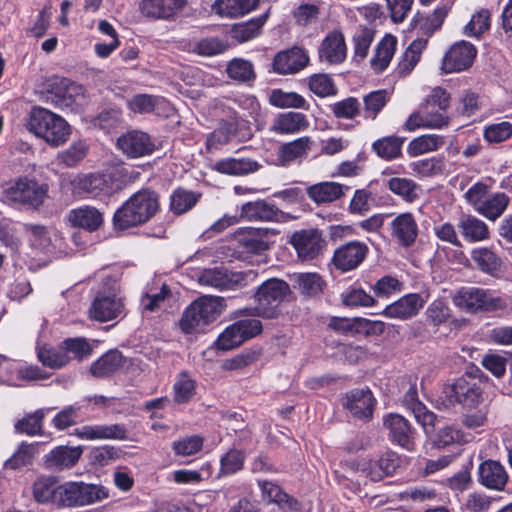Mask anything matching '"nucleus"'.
Here are the masks:
<instances>
[{
  "label": "nucleus",
  "mask_w": 512,
  "mask_h": 512,
  "mask_svg": "<svg viewBox=\"0 0 512 512\" xmlns=\"http://www.w3.org/2000/svg\"><path fill=\"white\" fill-rule=\"evenodd\" d=\"M489 377L475 364L470 363L464 372L443 383L436 400L439 410H450L457 406L465 410L477 409L484 402V388Z\"/></svg>",
  "instance_id": "f257e3e1"
},
{
  "label": "nucleus",
  "mask_w": 512,
  "mask_h": 512,
  "mask_svg": "<svg viewBox=\"0 0 512 512\" xmlns=\"http://www.w3.org/2000/svg\"><path fill=\"white\" fill-rule=\"evenodd\" d=\"M159 210V194L149 187L142 188L115 211L112 224L117 231L138 227L150 221Z\"/></svg>",
  "instance_id": "f03ea898"
},
{
  "label": "nucleus",
  "mask_w": 512,
  "mask_h": 512,
  "mask_svg": "<svg viewBox=\"0 0 512 512\" xmlns=\"http://www.w3.org/2000/svg\"><path fill=\"white\" fill-rule=\"evenodd\" d=\"M290 294L291 288L286 281L270 278L259 285L254 293L256 305L239 309L235 313L238 316L276 319L281 314V303Z\"/></svg>",
  "instance_id": "7ed1b4c3"
},
{
  "label": "nucleus",
  "mask_w": 512,
  "mask_h": 512,
  "mask_svg": "<svg viewBox=\"0 0 512 512\" xmlns=\"http://www.w3.org/2000/svg\"><path fill=\"white\" fill-rule=\"evenodd\" d=\"M226 307L225 299L204 295L194 300L183 312L179 327L185 334L200 333L214 322Z\"/></svg>",
  "instance_id": "20e7f679"
},
{
  "label": "nucleus",
  "mask_w": 512,
  "mask_h": 512,
  "mask_svg": "<svg viewBox=\"0 0 512 512\" xmlns=\"http://www.w3.org/2000/svg\"><path fill=\"white\" fill-rule=\"evenodd\" d=\"M27 129L53 147L63 145L71 133L64 118L40 106L31 109Z\"/></svg>",
  "instance_id": "39448f33"
},
{
  "label": "nucleus",
  "mask_w": 512,
  "mask_h": 512,
  "mask_svg": "<svg viewBox=\"0 0 512 512\" xmlns=\"http://www.w3.org/2000/svg\"><path fill=\"white\" fill-rule=\"evenodd\" d=\"M108 496V489L102 485L69 481L58 485L56 505L58 507L85 506L102 501Z\"/></svg>",
  "instance_id": "423d86ee"
},
{
  "label": "nucleus",
  "mask_w": 512,
  "mask_h": 512,
  "mask_svg": "<svg viewBox=\"0 0 512 512\" xmlns=\"http://www.w3.org/2000/svg\"><path fill=\"white\" fill-rule=\"evenodd\" d=\"M51 102L61 110L78 112L86 102L85 88L65 77L54 76L47 82Z\"/></svg>",
  "instance_id": "0eeeda50"
},
{
  "label": "nucleus",
  "mask_w": 512,
  "mask_h": 512,
  "mask_svg": "<svg viewBox=\"0 0 512 512\" xmlns=\"http://www.w3.org/2000/svg\"><path fill=\"white\" fill-rule=\"evenodd\" d=\"M263 330L260 320L255 318L238 320L228 326L215 341L218 350H232L246 340L259 335Z\"/></svg>",
  "instance_id": "6e6552de"
},
{
  "label": "nucleus",
  "mask_w": 512,
  "mask_h": 512,
  "mask_svg": "<svg viewBox=\"0 0 512 512\" xmlns=\"http://www.w3.org/2000/svg\"><path fill=\"white\" fill-rule=\"evenodd\" d=\"M47 192V185L39 184L37 181L28 178H20L6 188L5 195L11 202L38 209L43 204Z\"/></svg>",
  "instance_id": "1a4fd4ad"
},
{
  "label": "nucleus",
  "mask_w": 512,
  "mask_h": 512,
  "mask_svg": "<svg viewBox=\"0 0 512 512\" xmlns=\"http://www.w3.org/2000/svg\"><path fill=\"white\" fill-rule=\"evenodd\" d=\"M288 243L303 261L317 258L326 247V240L318 228L296 230L290 235Z\"/></svg>",
  "instance_id": "9d476101"
},
{
  "label": "nucleus",
  "mask_w": 512,
  "mask_h": 512,
  "mask_svg": "<svg viewBox=\"0 0 512 512\" xmlns=\"http://www.w3.org/2000/svg\"><path fill=\"white\" fill-rule=\"evenodd\" d=\"M250 276H255L252 270L233 272L225 268L216 267L203 270L199 276V283L220 290L234 289L246 285L247 278Z\"/></svg>",
  "instance_id": "9b49d317"
},
{
  "label": "nucleus",
  "mask_w": 512,
  "mask_h": 512,
  "mask_svg": "<svg viewBox=\"0 0 512 512\" xmlns=\"http://www.w3.org/2000/svg\"><path fill=\"white\" fill-rule=\"evenodd\" d=\"M251 136L252 133L246 123L234 117L219 123L218 128L208 136L206 146L208 149L218 148L234 139L244 141L250 139Z\"/></svg>",
  "instance_id": "f8f14e48"
},
{
  "label": "nucleus",
  "mask_w": 512,
  "mask_h": 512,
  "mask_svg": "<svg viewBox=\"0 0 512 512\" xmlns=\"http://www.w3.org/2000/svg\"><path fill=\"white\" fill-rule=\"evenodd\" d=\"M476 54L473 44L467 41L456 42L445 53L441 70L445 74L465 71L473 65Z\"/></svg>",
  "instance_id": "ddd939ff"
},
{
  "label": "nucleus",
  "mask_w": 512,
  "mask_h": 512,
  "mask_svg": "<svg viewBox=\"0 0 512 512\" xmlns=\"http://www.w3.org/2000/svg\"><path fill=\"white\" fill-rule=\"evenodd\" d=\"M368 246L360 241H349L339 246L333 253L332 263L336 269L348 272L356 269L366 258Z\"/></svg>",
  "instance_id": "4468645a"
},
{
  "label": "nucleus",
  "mask_w": 512,
  "mask_h": 512,
  "mask_svg": "<svg viewBox=\"0 0 512 512\" xmlns=\"http://www.w3.org/2000/svg\"><path fill=\"white\" fill-rule=\"evenodd\" d=\"M73 185L76 190L89 194L111 193L120 188L117 175L113 172L78 176L74 179Z\"/></svg>",
  "instance_id": "2eb2a0df"
},
{
  "label": "nucleus",
  "mask_w": 512,
  "mask_h": 512,
  "mask_svg": "<svg viewBox=\"0 0 512 512\" xmlns=\"http://www.w3.org/2000/svg\"><path fill=\"white\" fill-rule=\"evenodd\" d=\"M117 147L129 158L150 155L155 150L151 137L139 130H131L117 139Z\"/></svg>",
  "instance_id": "dca6fc26"
},
{
  "label": "nucleus",
  "mask_w": 512,
  "mask_h": 512,
  "mask_svg": "<svg viewBox=\"0 0 512 512\" xmlns=\"http://www.w3.org/2000/svg\"><path fill=\"white\" fill-rule=\"evenodd\" d=\"M123 310L124 304L121 299L99 292L90 306L89 316L98 322H107L116 319Z\"/></svg>",
  "instance_id": "f3484780"
},
{
  "label": "nucleus",
  "mask_w": 512,
  "mask_h": 512,
  "mask_svg": "<svg viewBox=\"0 0 512 512\" xmlns=\"http://www.w3.org/2000/svg\"><path fill=\"white\" fill-rule=\"evenodd\" d=\"M309 57L306 52L297 46L281 51L273 59V69L281 75L294 74L307 66Z\"/></svg>",
  "instance_id": "a211bd4d"
},
{
  "label": "nucleus",
  "mask_w": 512,
  "mask_h": 512,
  "mask_svg": "<svg viewBox=\"0 0 512 512\" xmlns=\"http://www.w3.org/2000/svg\"><path fill=\"white\" fill-rule=\"evenodd\" d=\"M128 431L124 424L84 425L74 430V435L84 440H126Z\"/></svg>",
  "instance_id": "6ab92c4d"
},
{
  "label": "nucleus",
  "mask_w": 512,
  "mask_h": 512,
  "mask_svg": "<svg viewBox=\"0 0 512 512\" xmlns=\"http://www.w3.org/2000/svg\"><path fill=\"white\" fill-rule=\"evenodd\" d=\"M187 0H142L141 13L148 18L171 20L183 11Z\"/></svg>",
  "instance_id": "aec40b11"
},
{
  "label": "nucleus",
  "mask_w": 512,
  "mask_h": 512,
  "mask_svg": "<svg viewBox=\"0 0 512 512\" xmlns=\"http://www.w3.org/2000/svg\"><path fill=\"white\" fill-rule=\"evenodd\" d=\"M391 236L397 240V243L404 248L414 245L418 234V224L410 212L401 213L396 216L391 224Z\"/></svg>",
  "instance_id": "412c9836"
},
{
  "label": "nucleus",
  "mask_w": 512,
  "mask_h": 512,
  "mask_svg": "<svg viewBox=\"0 0 512 512\" xmlns=\"http://www.w3.org/2000/svg\"><path fill=\"white\" fill-rule=\"evenodd\" d=\"M376 403L372 392L367 389H353L346 394L343 406L359 419H370Z\"/></svg>",
  "instance_id": "4be33fe9"
},
{
  "label": "nucleus",
  "mask_w": 512,
  "mask_h": 512,
  "mask_svg": "<svg viewBox=\"0 0 512 512\" xmlns=\"http://www.w3.org/2000/svg\"><path fill=\"white\" fill-rule=\"evenodd\" d=\"M384 426L389 430L392 442L407 450L413 448L415 431L407 419L400 414H389L384 419Z\"/></svg>",
  "instance_id": "5701e85b"
},
{
  "label": "nucleus",
  "mask_w": 512,
  "mask_h": 512,
  "mask_svg": "<svg viewBox=\"0 0 512 512\" xmlns=\"http://www.w3.org/2000/svg\"><path fill=\"white\" fill-rule=\"evenodd\" d=\"M400 465V456L393 451H387L378 460L364 463L362 471L372 481H380L386 476L393 475Z\"/></svg>",
  "instance_id": "b1692460"
},
{
  "label": "nucleus",
  "mask_w": 512,
  "mask_h": 512,
  "mask_svg": "<svg viewBox=\"0 0 512 512\" xmlns=\"http://www.w3.org/2000/svg\"><path fill=\"white\" fill-rule=\"evenodd\" d=\"M478 480L488 489L501 491L504 489L508 474L504 466L496 460L483 461L478 468Z\"/></svg>",
  "instance_id": "393cba45"
},
{
  "label": "nucleus",
  "mask_w": 512,
  "mask_h": 512,
  "mask_svg": "<svg viewBox=\"0 0 512 512\" xmlns=\"http://www.w3.org/2000/svg\"><path fill=\"white\" fill-rule=\"evenodd\" d=\"M263 497L268 502L276 504L282 512H301L302 503L293 496L287 494L282 488L272 482H259Z\"/></svg>",
  "instance_id": "a878e982"
},
{
  "label": "nucleus",
  "mask_w": 512,
  "mask_h": 512,
  "mask_svg": "<svg viewBox=\"0 0 512 512\" xmlns=\"http://www.w3.org/2000/svg\"><path fill=\"white\" fill-rule=\"evenodd\" d=\"M83 453L81 446L70 447L60 445L45 455V465L54 470H64L74 467Z\"/></svg>",
  "instance_id": "bb28decb"
},
{
  "label": "nucleus",
  "mask_w": 512,
  "mask_h": 512,
  "mask_svg": "<svg viewBox=\"0 0 512 512\" xmlns=\"http://www.w3.org/2000/svg\"><path fill=\"white\" fill-rule=\"evenodd\" d=\"M67 220L73 227L94 232L103 224V213L96 207L84 205L70 210Z\"/></svg>",
  "instance_id": "cd10ccee"
},
{
  "label": "nucleus",
  "mask_w": 512,
  "mask_h": 512,
  "mask_svg": "<svg viewBox=\"0 0 512 512\" xmlns=\"http://www.w3.org/2000/svg\"><path fill=\"white\" fill-rule=\"evenodd\" d=\"M423 306L418 294H407L394 303L386 306L381 312L387 318L408 319L415 316Z\"/></svg>",
  "instance_id": "c85d7f7f"
},
{
  "label": "nucleus",
  "mask_w": 512,
  "mask_h": 512,
  "mask_svg": "<svg viewBox=\"0 0 512 512\" xmlns=\"http://www.w3.org/2000/svg\"><path fill=\"white\" fill-rule=\"evenodd\" d=\"M241 216L249 221L278 222L283 217V212L265 200H257L243 204Z\"/></svg>",
  "instance_id": "c756f323"
},
{
  "label": "nucleus",
  "mask_w": 512,
  "mask_h": 512,
  "mask_svg": "<svg viewBox=\"0 0 512 512\" xmlns=\"http://www.w3.org/2000/svg\"><path fill=\"white\" fill-rule=\"evenodd\" d=\"M349 189V186L337 182L325 181L309 186L306 192L313 202L320 205L340 199Z\"/></svg>",
  "instance_id": "7c9ffc66"
},
{
  "label": "nucleus",
  "mask_w": 512,
  "mask_h": 512,
  "mask_svg": "<svg viewBox=\"0 0 512 512\" xmlns=\"http://www.w3.org/2000/svg\"><path fill=\"white\" fill-rule=\"evenodd\" d=\"M235 240L242 252L260 254L270 247L268 232L261 229H247L237 233Z\"/></svg>",
  "instance_id": "2f4dec72"
},
{
  "label": "nucleus",
  "mask_w": 512,
  "mask_h": 512,
  "mask_svg": "<svg viewBox=\"0 0 512 512\" xmlns=\"http://www.w3.org/2000/svg\"><path fill=\"white\" fill-rule=\"evenodd\" d=\"M126 363V357L117 350L111 349L94 361L90 373L97 378H106L119 371Z\"/></svg>",
  "instance_id": "473e14b6"
},
{
  "label": "nucleus",
  "mask_w": 512,
  "mask_h": 512,
  "mask_svg": "<svg viewBox=\"0 0 512 512\" xmlns=\"http://www.w3.org/2000/svg\"><path fill=\"white\" fill-rule=\"evenodd\" d=\"M450 9L451 6L449 4H441L429 15L417 12L411 20L410 29L422 32H435L442 27Z\"/></svg>",
  "instance_id": "72a5a7b5"
},
{
  "label": "nucleus",
  "mask_w": 512,
  "mask_h": 512,
  "mask_svg": "<svg viewBox=\"0 0 512 512\" xmlns=\"http://www.w3.org/2000/svg\"><path fill=\"white\" fill-rule=\"evenodd\" d=\"M343 34H327L319 47V58L329 64H339L346 58Z\"/></svg>",
  "instance_id": "f704fd0d"
},
{
  "label": "nucleus",
  "mask_w": 512,
  "mask_h": 512,
  "mask_svg": "<svg viewBox=\"0 0 512 512\" xmlns=\"http://www.w3.org/2000/svg\"><path fill=\"white\" fill-rule=\"evenodd\" d=\"M308 127L309 121L305 114L290 111L276 116L271 131L276 134H295L306 130Z\"/></svg>",
  "instance_id": "c9c22d12"
},
{
  "label": "nucleus",
  "mask_w": 512,
  "mask_h": 512,
  "mask_svg": "<svg viewBox=\"0 0 512 512\" xmlns=\"http://www.w3.org/2000/svg\"><path fill=\"white\" fill-rule=\"evenodd\" d=\"M471 258L477 268L493 278H500L503 274L502 259L489 248H477L471 253Z\"/></svg>",
  "instance_id": "e433bc0d"
},
{
  "label": "nucleus",
  "mask_w": 512,
  "mask_h": 512,
  "mask_svg": "<svg viewBox=\"0 0 512 512\" xmlns=\"http://www.w3.org/2000/svg\"><path fill=\"white\" fill-rule=\"evenodd\" d=\"M405 138L396 135L385 136L372 143V151L385 161H392L402 156Z\"/></svg>",
  "instance_id": "4c0bfd02"
},
{
  "label": "nucleus",
  "mask_w": 512,
  "mask_h": 512,
  "mask_svg": "<svg viewBox=\"0 0 512 512\" xmlns=\"http://www.w3.org/2000/svg\"><path fill=\"white\" fill-rule=\"evenodd\" d=\"M261 165L249 158H227L215 164V170L227 175L242 176L256 172Z\"/></svg>",
  "instance_id": "58836bf2"
},
{
  "label": "nucleus",
  "mask_w": 512,
  "mask_h": 512,
  "mask_svg": "<svg viewBox=\"0 0 512 512\" xmlns=\"http://www.w3.org/2000/svg\"><path fill=\"white\" fill-rule=\"evenodd\" d=\"M312 144L313 141L309 136H303L291 142L284 143L279 147L278 160L283 165H287L298 158L305 157L307 152L311 150Z\"/></svg>",
  "instance_id": "ea45409f"
},
{
  "label": "nucleus",
  "mask_w": 512,
  "mask_h": 512,
  "mask_svg": "<svg viewBox=\"0 0 512 512\" xmlns=\"http://www.w3.org/2000/svg\"><path fill=\"white\" fill-rule=\"evenodd\" d=\"M482 292L480 287H462L453 296V303L468 313L478 314L481 312Z\"/></svg>",
  "instance_id": "a19ab883"
},
{
  "label": "nucleus",
  "mask_w": 512,
  "mask_h": 512,
  "mask_svg": "<svg viewBox=\"0 0 512 512\" xmlns=\"http://www.w3.org/2000/svg\"><path fill=\"white\" fill-rule=\"evenodd\" d=\"M458 227L464 239L469 242H478L489 237V230L486 223L475 216H462Z\"/></svg>",
  "instance_id": "79ce46f5"
},
{
  "label": "nucleus",
  "mask_w": 512,
  "mask_h": 512,
  "mask_svg": "<svg viewBox=\"0 0 512 512\" xmlns=\"http://www.w3.org/2000/svg\"><path fill=\"white\" fill-rule=\"evenodd\" d=\"M325 285V281L317 273H300L294 276L293 288L305 297L320 295Z\"/></svg>",
  "instance_id": "37998d69"
},
{
  "label": "nucleus",
  "mask_w": 512,
  "mask_h": 512,
  "mask_svg": "<svg viewBox=\"0 0 512 512\" xmlns=\"http://www.w3.org/2000/svg\"><path fill=\"white\" fill-rule=\"evenodd\" d=\"M397 39L392 34H385L384 38L378 43L374 57L371 59V67L376 72L384 71L396 50Z\"/></svg>",
  "instance_id": "c03bdc74"
},
{
  "label": "nucleus",
  "mask_w": 512,
  "mask_h": 512,
  "mask_svg": "<svg viewBox=\"0 0 512 512\" xmlns=\"http://www.w3.org/2000/svg\"><path fill=\"white\" fill-rule=\"evenodd\" d=\"M509 201L510 199L505 193H494L483 199L476 211L487 219L494 221L504 213Z\"/></svg>",
  "instance_id": "a18cd8bd"
},
{
  "label": "nucleus",
  "mask_w": 512,
  "mask_h": 512,
  "mask_svg": "<svg viewBox=\"0 0 512 512\" xmlns=\"http://www.w3.org/2000/svg\"><path fill=\"white\" fill-rule=\"evenodd\" d=\"M128 108L139 114H148L167 105L164 97L150 94H136L127 101Z\"/></svg>",
  "instance_id": "49530a36"
},
{
  "label": "nucleus",
  "mask_w": 512,
  "mask_h": 512,
  "mask_svg": "<svg viewBox=\"0 0 512 512\" xmlns=\"http://www.w3.org/2000/svg\"><path fill=\"white\" fill-rule=\"evenodd\" d=\"M481 312L485 314L501 313L509 309L511 297L507 294L497 293L495 290L483 288Z\"/></svg>",
  "instance_id": "de8ad7c7"
},
{
  "label": "nucleus",
  "mask_w": 512,
  "mask_h": 512,
  "mask_svg": "<svg viewBox=\"0 0 512 512\" xmlns=\"http://www.w3.org/2000/svg\"><path fill=\"white\" fill-rule=\"evenodd\" d=\"M388 189L404 201L412 203L419 198L420 185L414 180L402 177H393L387 181Z\"/></svg>",
  "instance_id": "09e8293b"
},
{
  "label": "nucleus",
  "mask_w": 512,
  "mask_h": 512,
  "mask_svg": "<svg viewBox=\"0 0 512 512\" xmlns=\"http://www.w3.org/2000/svg\"><path fill=\"white\" fill-rule=\"evenodd\" d=\"M269 101L271 105L278 108H296L308 111L309 103L306 99L296 92H286L282 89L272 90Z\"/></svg>",
  "instance_id": "8fccbe9b"
},
{
  "label": "nucleus",
  "mask_w": 512,
  "mask_h": 512,
  "mask_svg": "<svg viewBox=\"0 0 512 512\" xmlns=\"http://www.w3.org/2000/svg\"><path fill=\"white\" fill-rule=\"evenodd\" d=\"M427 39H415L406 49L402 60L398 64L397 72L399 76H407L420 60L421 53L426 47Z\"/></svg>",
  "instance_id": "3c124183"
},
{
  "label": "nucleus",
  "mask_w": 512,
  "mask_h": 512,
  "mask_svg": "<svg viewBox=\"0 0 512 512\" xmlns=\"http://www.w3.org/2000/svg\"><path fill=\"white\" fill-rule=\"evenodd\" d=\"M199 197V194L179 187L170 196V210L176 215H181L192 209Z\"/></svg>",
  "instance_id": "603ef678"
},
{
  "label": "nucleus",
  "mask_w": 512,
  "mask_h": 512,
  "mask_svg": "<svg viewBox=\"0 0 512 512\" xmlns=\"http://www.w3.org/2000/svg\"><path fill=\"white\" fill-rule=\"evenodd\" d=\"M44 418V409H38L33 413H29L15 423V431L29 436L43 435Z\"/></svg>",
  "instance_id": "864d4df0"
},
{
  "label": "nucleus",
  "mask_w": 512,
  "mask_h": 512,
  "mask_svg": "<svg viewBox=\"0 0 512 512\" xmlns=\"http://www.w3.org/2000/svg\"><path fill=\"white\" fill-rule=\"evenodd\" d=\"M463 433L454 425H446L431 434V442L438 449H445L463 442Z\"/></svg>",
  "instance_id": "5fc2aeb1"
},
{
  "label": "nucleus",
  "mask_w": 512,
  "mask_h": 512,
  "mask_svg": "<svg viewBox=\"0 0 512 512\" xmlns=\"http://www.w3.org/2000/svg\"><path fill=\"white\" fill-rule=\"evenodd\" d=\"M226 72L229 78L242 83L253 81L256 78L253 64L241 58L231 60L227 65Z\"/></svg>",
  "instance_id": "6e6d98bb"
},
{
  "label": "nucleus",
  "mask_w": 512,
  "mask_h": 512,
  "mask_svg": "<svg viewBox=\"0 0 512 512\" xmlns=\"http://www.w3.org/2000/svg\"><path fill=\"white\" fill-rule=\"evenodd\" d=\"M443 144V137L438 135H421L410 141L407 153L414 157L423 153L437 150Z\"/></svg>",
  "instance_id": "4d7b16f0"
},
{
  "label": "nucleus",
  "mask_w": 512,
  "mask_h": 512,
  "mask_svg": "<svg viewBox=\"0 0 512 512\" xmlns=\"http://www.w3.org/2000/svg\"><path fill=\"white\" fill-rule=\"evenodd\" d=\"M37 447L35 444L22 442L16 452L5 461L6 468L17 470L32 463Z\"/></svg>",
  "instance_id": "13d9d810"
},
{
  "label": "nucleus",
  "mask_w": 512,
  "mask_h": 512,
  "mask_svg": "<svg viewBox=\"0 0 512 512\" xmlns=\"http://www.w3.org/2000/svg\"><path fill=\"white\" fill-rule=\"evenodd\" d=\"M257 3L258 0H216L212 9L220 15H233L250 11L256 7Z\"/></svg>",
  "instance_id": "bf43d9fd"
},
{
  "label": "nucleus",
  "mask_w": 512,
  "mask_h": 512,
  "mask_svg": "<svg viewBox=\"0 0 512 512\" xmlns=\"http://www.w3.org/2000/svg\"><path fill=\"white\" fill-rule=\"evenodd\" d=\"M38 359L44 366L52 369H59L70 361L69 355H66L62 346L58 349L46 347L40 348L38 350Z\"/></svg>",
  "instance_id": "052dcab7"
},
{
  "label": "nucleus",
  "mask_w": 512,
  "mask_h": 512,
  "mask_svg": "<svg viewBox=\"0 0 512 512\" xmlns=\"http://www.w3.org/2000/svg\"><path fill=\"white\" fill-rule=\"evenodd\" d=\"M388 101V92L385 89L376 90L364 96L365 117L374 120Z\"/></svg>",
  "instance_id": "680f3d73"
},
{
  "label": "nucleus",
  "mask_w": 512,
  "mask_h": 512,
  "mask_svg": "<svg viewBox=\"0 0 512 512\" xmlns=\"http://www.w3.org/2000/svg\"><path fill=\"white\" fill-rule=\"evenodd\" d=\"M58 486L50 478H40L33 484V496L39 503L51 502L56 505Z\"/></svg>",
  "instance_id": "e2e57ef3"
},
{
  "label": "nucleus",
  "mask_w": 512,
  "mask_h": 512,
  "mask_svg": "<svg viewBox=\"0 0 512 512\" xmlns=\"http://www.w3.org/2000/svg\"><path fill=\"white\" fill-rule=\"evenodd\" d=\"M174 402L177 404L188 403L195 394L196 383L186 373H181L174 383Z\"/></svg>",
  "instance_id": "0e129e2a"
},
{
  "label": "nucleus",
  "mask_w": 512,
  "mask_h": 512,
  "mask_svg": "<svg viewBox=\"0 0 512 512\" xmlns=\"http://www.w3.org/2000/svg\"><path fill=\"white\" fill-rule=\"evenodd\" d=\"M204 439L199 435L183 437L172 443V450L176 456H192L203 447Z\"/></svg>",
  "instance_id": "69168bd1"
},
{
  "label": "nucleus",
  "mask_w": 512,
  "mask_h": 512,
  "mask_svg": "<svg viewBox=\"0 0 512 512\" xmlns=\"http://www.w3.org/2000/svg\"><path fill=\"white\" fill-rule=\"evenodd\" d=\"M308 86L319 97L333 96L337 93L332 78L327 74H313L309 77Z\"/></svg>",
  "instance_id": "338daca9"
},
{
  "label": "nucleus",
  "mask_w": 512,
  "mask_h": 512,
  "mask_svg": "<svg viewBox=\"0 0 512 512\" xmlns=\"http://www.w3.org/2000/svg\"><path fill=\"white\" fill-rule=\"evenodd\" d=\"M62 348L66 355L72 354L74 359L82 361L91 356L93 348L90 343L81 337L68 338L62 342Z\"/></svg>",
  "instance_id": "774afa93"
}]
</instances>
